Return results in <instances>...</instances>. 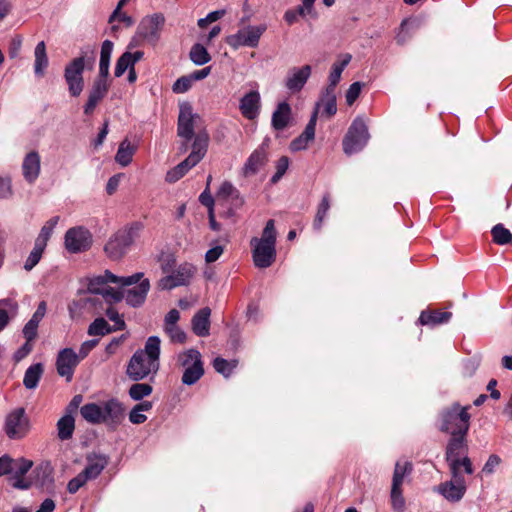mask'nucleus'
Masks as SVG:
<instances>
[{
  "label": "nucleus",
  "instance_id": "33",
  "mask_svg": "<svg viewBox=\"0 0 512 512\" xmlns=\"http://www.w3.org/2000/svg\"><path fill=\"white\" fill-rule=\"evenodd\" d=\"M44 372V367L41 363H36L27 368L24 374L23 384L27 389H35L39 380Z\"/></svg>",
  "mask_w": 512,
  "mask_h": 512
},
{
  "label": "nucleus",
  "instance_id": "20",
  "mask_svg": "<svg viewBox=\"0 0 512 512\" xmlns=\"http://www.w3.org/2000/svg\"><path fill=\"white\" fill-rule=\"evenodd\" d=\"M261 96L256 90L246 93L239 103V110L242 116L248 120L256 119L260 114Z\"/></svg>",
  "mask_w": 512,
  "mask_h": 512
},
{
  "label": "nucleus",
  "instance_id": "24",
  "mask_svg": "<svg viewBox=\"0 0 512 512\" xmlns=\"http://www.w3.org/2000/svg\"><path fill=\"white\" fill-rule=\"evenodd\" d=\"M211 310L208 307L200 309L192 318V329L197 336L209 335Z\"/></svg>",
  "mask_w": 512,
  "mask_h": 512
},
{
  "label": "nucleus",
  "instance_id": "2",
  "mask_svg": "<svg viewBox=\"0 0 512 512\" xmlns=\"http://www.w3.org/2000/svg\"><path fill=\"white\" fill-rule=\"evenodd\" d=\"M96 60V49L87 45L81 48L80 55L72 59L64 69V79L71 96L78 97L84 89L83 72L93 69Z\"/></svg>",
  "mask_w": 512,
  "mask_h": 512
},
{
  "label": "nucleus",
  "instance_id": "31",
  "mask_svg": "<svg viewBox=\"0 0 512 512\" xmlns=\"http://www.w3.org/2000/svg\"><path fill=\"white\" fill-rule=\"evenodd\" d=\"M452 317L450 312L441 311H423L419 317L422 325H439L447 323Z\"/></svg>",
  "mask_w": 512,
  "mask_h": 512
},
{
  "label": "nucleus",
  "instance_id": "52",
  "mask_svg": "<svg viewBox=\"0 0 512 512\" xmlns=\"http://www.w3.org/2000/svg\"><path fill=\"white\" fill-rule=\"evenodd\" d=\"M33 462L24 458L14 460L13 471L15 476L23 477L32 467Z\"/></svg>",
  "mask_w": 512,
  "mask_h": 512
},
{
  "label": "nucleus",
  "instance_id": "7",
  "mask_svg": "<svg viewBox=\"0 0 512 512\" xmlns=\"http://www.w3.org/2000/svg\"><path fill=\"white\" fill-rule=\"evenodd\" d=\"M466 435L462 433L451 435L446 447V460L450 470L455 471V469L463 467L467 474H472L471 460L466 455L460 458L461 455L466 454L468 451Z\"/></svg>",
  "mask_w": 512,
  "mask_h": 512
},
{
  "label": "nucleus",
  "instance_id": "23",
  "mask_svg": "<svg viewBox=\"0 0 512 512\" xmlns=\"http://www.w3.org/2000/svg\"><path fill=\"white\" fill-rule=\"evenodd\" d=\"M22 173L28 183H34L40 174V156L36 151L29 152L22 163Z\"/></svg>",
  "mask_w": 512,
  "mask_h": 512
},
{
  "label": "nucleus",
  "instance_id": "51",
  "mask_svg": "<svg viewBox=\"0 0 512 512\" xmlns=\"http://www.w3.org/2000/svg\"><path fill=\"white\" fill-rule=\"evenodd\" d=\"M164 330L168 334V336L172 342H176V343H184L185 342L186 334L178 325L164 327Z\"/></svg>",
  "mask_w": 512,
  "mask_h": 512
},
{
  "label": "nucleus",
  "instance_id": "27",
  "mask_svg": "<svg viewBox=\"0 0 512 512\" xmlns=\"http://www.w3.org/2000/svg\"><path fill=\"white\" fill-rule=\"evenodd\" d=\"M352 56L350 54H343L340 58L332 65L331 72L329 74V85L326 87V91H335L336 85L341 79V74L346 66L351 61Z\"/></svg>",
  "mask_w": 512,
  "mask_h": 512
},
{
  "label": "nucleus",
  "instance_id": "26",
  "mask_svg": "<svg viewBox=\"0 0 512 512\" xmlns=\"http://www.w3.org/2000/svg\"><path fill=\"white\" fill-rule=\"evenodd\" d=\"M149 289V280L143 279L137 287L126 291V294L124 295L126 302L133 307L140 306L145 301Z\"/></svg>",
  "mask_w": 512,
  "mask_h": 512
},
{
  "label": "nucleus",
  "instance_id": "38",
  "mask_svg": "<svg viewBox=\"0 0 512 512\" xmlns=\"http://www.w3.org/2000/svg\"><path fill=\"white\" fill-rule=\"evenodd\" d=\"M412 472V464L408 461H397L394 468L392 486L401 487L404 477Z\"/></svg>",
  "mask_w": 512,
  "mask_h": 512
},
{
  "label": "nucleus",
  "instance_id": "55",
  "mask_svg": "<svg viewBox=\"0 0 512 512\" xmlns=\"http://www.w3.org/2000/svg\"><path fill=\"white\" fill-rule=\"evenodd\" d=\"M218 198L238 197L237 189L230 182H223L217 193Z\"/></svg>",
  "mask_w": 512,
  "mask_h": 512
},
{
  "label": "nucleus",
  "instance_id": "32",
  "mask_svg": "<svg viewBox=\"0 0 512 512\" xmlns=\"http://www.w3.org/2000/svg\"><path fill=\"white\" fill-rule=\"evenodd\" d=\"M74 429L75 420L71 414H66L57 421V435L62 441L71 439Z\"/></svg>",
  "mask_w": 512,
  "mask_h": 512
},
{
  "label": "nucleus",
  "instance_id": "4",
  "mask_svg": "<svg viewBox=\"0 0 512 512\" xmlns=\"http://www.w3.org/2000/svg\"><path fill=\"white\" fill-rule=\"evenodd\" d=\"M141 229L142 224L135 222L132 225L117 231L104 247L108 257L113 260L122 258L134 243L135 239L139 236Z\"/></svg>",
  "mask_w": 512,
  "mask_h": 512
},
{
  "label": "nucleus",
  "instance_id": "45",
  "mask_svg": "<svg viewBox=\"0 0 512 512\" xmlns=\"http://www.w3.org/2000/svg\"><path fill=\"white\" fill-rule=\"evenodd\" d=\"M236 366H237L236 360L227 361L226 359L221 358V357L215 358V360L213 362L214 369L218 373L222 374L224 377H229L231 375V373L233 372V370L236 368Z\"/></svg>",
  "mask_w": 512,
  "mask_h": 512
},
{
  "label": "nucleus",
  "instance_id": "50",
  "mask_svg": "<svg viewBox=\"0 0 512 512\" xmlns=\"http://www.w3.org/2000/svg\"><path fill=\"white\" fill-rule=\"evenodd\" d=\"M391 503L392 507L397 511H403L405 507V500L402 496L401 487H391Z\"/></svg>",
  "mask_w": 512,
  "mask_h": 512
},
{
  "label": "nucleus",
  "instance_id": "41",
  "mask_svg": "<svg viewBox=\"0 0 512 512\" xmlns=\"http://www.w3.org/2000/svg\"><path fill=\"white\" fill-rule=\"evenodd\" d=\"M153 387L148 383H135L129 388L128 394L134 401H140L151 395Z\"/></svg>",
  "mask_w": 512,
  "mask_h": 512
},
{
  "label": "nucleus",
  "instance_id": "57",
  "mask_svg": "<svg viewBox=\"0 0 512 512\" xmlns=\"http://www.w3.org/2000/svg\"><path fill=\"white\" fill-rule=\"evenodd\" d=\"M362 85L361 82H354L350 85L346 92V102L348 105H352L356 101L361 92Z\"/></svg>",
  "mask_w": 512,
  "mask_h": 512
},
{
  "label": "nucleus",
  "instance_id": "30",
  "mask_svg": "<svg viewBox=\"0 0 512 512\" xmlns=\"http://www.w3.org/2000/svg\"><path fill=\"white\" fill-rule=\"evenodd\" d=\"M135 152L136 146L132 145L131 142L126 138L119 145L115 155V161L122 167H126L131 163Z\"/></svg>",
  "mask_w": 512,
  "mask_h": 512
},
{
  "label": "nucleus",
  "instance_id": "22",
  "mask_svg": "<svg viewBox=\"0 0 512 512\" xmlns=\"http://www.w3.org/2000/svg\"><path fill=\"white\" fill-rule=\"evenodd\" d=\"M292 123V109L286 101L277 104L271 117V126L276 131H283Z\"/></svg>",
  "mask_w": 512,
  "mask_h": 512
},
{
  "label": "nucleus",
  "instance_id": "1",
  "mask_svg": "<svg viewBox=\"0 0 512 512\" xmlns=\"http://www.w3.org/2000/svg\"><path fill=\"white\" fill-rule=\"evenodd\" d=\"M160 339L157 336H150L143 349L137 350L126 367L127 377L135 382L143 379H152L160 367Z\"/></svg>",
  "mask_w": 512,
  "mask_h": 512
},
{
  "label": "nucleus",
  "instance_id": "25",
  "mask_svg": "<svg viewBox=\"0 0 512 512\" xmlns=\"http://www.w3.org/2000/svg\"><path fill=\"white\" fill-rule=\"evenodd\" d=\"M267 161V154L264 148L256 149L247 159L244 167L243 174L245 176H251L256 174L261 167L265 165Z\"/></svg>",
  "mask_w": 512,
  "mask_h": 512
},
{
  "label": "nucleus",
  "instance_id": "53",
  "mask_svg": "<svg viewBox=\"0 0 512 512\" xmlns=\"http://www.w3.org/2000/svg\"><path fill=\"white\" fill-rule=\"evenodd\" d=\"M39 322L31 318L23 328V335L28 342H32L37 337Z\"/></svg>",
  "mask_w": 512,
  "mask_h": 512
},
{
  "label": "nucleus",
  "instance_id": "42",
  "mask_svg": "<svg viewBox=\"0 0 512 512\" xmlns=\"http://www.w3.org/2000/svg\"><path fill=\"white\" fill-rule=\"evenodd\" d=\"M491 234L493 241L498 245H506L512 243V233L502 224H496L492 228Z\"/></svg>",
  "mask_w": 512,
  "mask_h": 512
},
{
  "label": "nucleus",
  "instance_id": "40",
  "mask_svg": "<svg viewBox=\"0 0 512 512\" xmlns=\"http://www.w3.org/2000/svg\"><path fill=\"white\" fill-rule=\"evenodd\" d=\"M58 221H59V216H54L51 219H49L42 227L38 237L35 240V243L46 248L47 242H48L49 238L51 237L53 230L56 227Z\"/></svg>",
  "mask_w": 512,
  "mask_h": 512
},
{
  "label": "nucleus",
  "instance_id": "64",
  "mask_svg": "<svg viewBox=\"0 0 512 512\" xmlns=\"http://www.w3.org/2000/svg\"><path fill=\"white\" fill-rule=\"evenodd\" d=\"M14 459L8 455L0 457V476L13 472Z\"/></svg>",
  "mask_w": 512,
  "mask_h": 512
},
{
  "label": "nucleus",
  "instance_id": "44",
  "mask_svg": "<svg viewBox=\"0 0 512 512\" xmlns=\"http://www.w3.org/2000/svg\"><path fill=\"white\" fill-rule=\"evenodd\" d=\"M190 59L196 65H204L211 59L206 48L201 44H195L190 50Z\"/></svg>",
  "mask_w": 512,
  "mask_h": 512
},
{
  "label": "nucleus",
  "instance_id": "21",
  "mask_svg": "<svg viewBox=\"0 0 512 512\" xmlns=\"http://www.w3.org/2000/svg\"><path fill=\"white\" fill-rule=\"evenodd\" d=\"M311 75V66L304 65L301 68H292L286 78L285 86L292 92H299Z\"/></svg>",
  "mask_w": 512,
  "mask_h": 512
},
{
  "label": "nucleus",
  "instance_id": "61",
  "mask_svg": "<svg viewBox=\"0 0 512 512\" xmlns=\"http://www.w3.org/2000/svg\"><path fill=\"white\" fill-rule=\"evenodd\" d=\"M13 194L11 179L0 176V199H7Z\"/></svg>",
  "mask_w": 512,
  "mask_h": 512
},
{
  "label": "nucleus",
  "instance_id": "43",
  "mask_svg": "<svg viewBox=\"0 0 512 512\" xmlns=\"http://www.w3.org/2000/svg\"><path fill=\"white\" fill-rule=\"evenodd\" d=\"M115 331L108 324V322L104 318L95 319L88 328V334L91 336H104L111 332Z\"/></svg>",
  "mask_w": 512,
  "mask_h": 512
},
{
  "label": "nucleus",
  "instance_id": "19",
  "mask_svg": "<svg viewBox=\"0 0 512 512\" xmlns=\"http://www.w3.org/2000/svg\"><path fill=\"white\" fill-rule=\"evenodd\" d=\"M107 77L99 74L95 79L89 91L87 103L84 106V113L86 115L92 114L98 103L106 96L109 88Z\"/></svg>",
  "mask_w": 512,
  "mask_h": 512
},
{
  "label": "nucleus",
  "instance_id": "34",
  "mask_svg": "<svg viewBox=\"0 0 512 512\" xmlns=\"http://www.w3.org/2000/svg\"><path fill=\"white\" fill-rule=\"evenodd\" d=\"M113 48H114V44L110 40H105L102 43L101 51H100V60H99V74L101 76L109 75L110 59H111Z\"/></svg>",
  "mask_w": 512,
  "mask_h": 512
},
{
  "label": "nucleus",
  "instance_id": "11",
  "mask_svg": "<svg viewBox=\"0 0 512 512\" xmlns=\"http://www.w3.org/2000/svg\"><path fill=\"white\" fill-rule=\"evenodd\" d=\"M4 430L10 439H21L28 434L30 422L24 408H17L6 416Z\"/></svg>",
  "mask_w": 512,
  "mask_h": 512
},
{
  "label": "nucleus",
  "instance_id": "48",
  "mask_svg": "<svg viewBox=\"0 0 512 512\" xmlns=\"http://www.w3.org/2000/svg\"><path fill=\"white\" fill-rule=\"evenodd\" d=\"M44 250H45V247L34 243V247H33L32 251L30 252L29 256L27 257L25 264H24V269L26 271L32 270L39 263Z\"/></svg>",
  "mask_w": 512,
  "mask_h": 512
},
{
  "label": "nucleus",
  "instance_id": "5",
  "mask_svg": "<svg viewBox=\"0 0 512 512\" xmlns=\"http://www.w3.org/2000/svg\"><path fill=\"white\" fill-rule=\"evenodd\" d=\"M469 406L462 407L459 403H453L443 410L441 414L442 423L440 430L451 435L462 433L467 434L470 427Z\"/></svg>",
  "mask_w": 512,
  "mask_h": 512
},
{
  "label": "nucleus",
  "instance_id": "62",
  "mask_svg": "<svg viewBox=\"0 0 512 512\" xmlns=\"http://www.w3.org/2000/svg\"><path fill=\"white\" fill-rule=\"evenodd\" d=\"M311 141L312 140L310 139H306L305 135L301 134L300 136L291 141L290 150L293 152L305 150Z\"/></svg>",
  "mask_w": 512,
  "mask_h": 512
},
{
  "label": "nucleus",
  "instance_id": "29",
  "mask_svg": "<svg viewBox=\"0 0 512 512\" xmlns=\"http://www.w3.org/2000/svg\"><path fill=\"white\" fill-rule=\"evenodd\" d=\"M107 464V457L103 455H95L94 457H90L88 459V464L81 473L85 475L88 480L95 479L100 475Z\"/></svg>",
  "mask_w": 512,
  "mask_h": 512
},
{
  "label": "nucleus",
  "instance_id": "56",
  "mask_svg": "<svg viewBox=\"0 0 512 512\" xmlns=\"http://www.w3.org/2000/svg\"><path fill=\"white\" fill-rule=\"evenodd\" d=\"M99 294L102 295L108 302H119L124 298V293L122 291L115 290L114 288L108 286L105 287L103 292H100Z\"/></svg>",
  "mask_w": 512,
  "mask_h": 512
},
{
  "label": "nucleus",
  "instance_id": "16",
  "mask_svg": "<svg viewBox=\"0 0 512 512\" xmlns=\"http://www.w3.org/2000/svg\"><path fill=\"white\" fill-rule=\"evenodd\" d=\"M101 412V423L111 429H116L125 417V408L117 399H110L101 403Z\"/></svg>",
  "mask_w": 512,
  "mask_h": 512
},
{
  "label": "nucleus",
  "instance_id": "10",
  "mask_svg": "<svg viewBox=\"0 0 512 512\" xmlns=\"http://www.w3.org/2000/svg\"><path fill=\"white\" fill-rule=\"evenodd\" d=\"M143 273L138 272L127 277H118L106 270L104 274L92 277L88 283V290L91 293L99 294L103 292V289L107 287L108 283L119 284L122 287L131 286L141 281Z\"/></svg>",
  "mask_w": 512,
  "mask_h": 512
},
{
  "label": "nucleus",
  "instance_id": "36",
  "mask_svg": "<svg viewBox=\"0 0 512 512\" xmlns=\"http://www.w3.org/2000/svg\"><path fill=\"white\" fill-rule=\"evenodd\" d=\"M81 416L89 423H101V404L89 403L80 408Z\"/></svg>",
  "mask_w": 512,
  "mask_h": 512
},
{
  "label": "nucleus",
  "instance_id": "59",
  "mask_svg": "<svg viewBox=\"0 0 512 512\" xmlns=\"http://www.w3.org/2000/svg\"><path fill=\"white\" fill-rule=\"evenodd\" d=\"M317 116L318 111L317 109L314 110L308 124L306 125L304 131L302 132L303 135H305L306 139L314 140L315 138V127L317 122Z\"/></svg>",
  "mask_w": 512,
  "mask_h": 512
},
{
  "label": "nucleus",
  "instance_id": "6",
  "mask_svg": "<svg viewBox=\"0 0 512 512\" xmlns=\"http://www.w3.org/2000/svg\"><path fill=\"white\" fill-rule=\"evenodd\" d=\"M177 367L183 370L181 381L184 385L195 384L204 374L202 356L196 349H188L176 357Z\"/></svg>",
  "mask_w": 512,
  "mask_h": 512
},
{
  "label": "nucleus",
  "instance_id": "37",
  "mask_svg": "<svg viewBox=\"0 0 512 512\" xmlns=\"http://www.w3.org/2000/svg\"><path fill=\"white\" fill-rule=\"evenodd\" d=\"M196 166L190 159L186 158L166 174V181L174 183L182 178L191 168Z\"/></svg>",
  "mask_w": 512,
  "mask_h": 512
},
{
  "label": "nucleus",
  "instance_id": "63",
  "mask_svg": "<svg viewBox=\"0 0 512 512\" xmlns=\"http://www.w3.org/2000/svg\"><path fill=\"white\" fill-rule=\"evenodd\" d=\"M106 315L111 321L115 323V326L112 329H115L116 331L125 328V322L116 310H114L113 308H108L106 310Z\"/></svg>",
  "mask_w": 512,
  "mask_h": 512
},
{
  "label": "nucleus",
  "instance_id": "47",
  "mask_svg": "<svg viewBox=\"0 0 512 512\" xmlns=\"http://www.w3.org/2000/svg\"><path fill=\"white\" fill-rule=\"evenodd\" d=\"M131 67H134L132 64V53L125 52L118 58L114 74L116 77H121Z\"/></svg>",
  "mask_w": 512,
  "mask_h": 512
},
{
  "label": "nucleus",
  "instance_id": "9",
  "mask_svg": "<svg viewBox=\"0 0 512 512\" xmlns=\"http://www.w3.org/2000/svg\"><path fill=\"white\" fill-rule=\"evenodd\" d=\"M267 26L265 24L257 26H246L239 29L235 34L229 35L226 38V43L233 49L239 47H257L262 34L266 31Z\"/></svg>",
  "mask_w": 512,
  "mask_h": 512
},
{
  "label": "nucleus",
  "instance_id": "49",
  "mask_svg": "<svg viewBox=\"0 0 512 512\" xmlns=\"http://www.w3.org/2000/svg\"><path fill=\"white\" fill-rule=\"evenodd\" d=\"M289 167V159L286 156H282L276 162V172L271 178V183L276 184L286 173Z\"/></svg>",
  "mask_w": 512,
  "mask_h": 512
},
{
  "label": "nucleus",
  "instance_id": "12",
  "mask_svg": "<svg viewBox=\"0 0 512 512\" xmlns=\"http://www.w3.org/2000/svg\"><path fill=\"white\" fill-rule=\"evenodd\" d=\"M196 272V268L190 263L180 264L172 273L162 277L158 287L162 290H171L178 286L188 285Z\"/></svg>",
  "mask_w": 512,
  "mask_h": 512
},
{
  "label": "nucleus",
  "instance_id": "46",
  "mask_svg": "<svg viewBox=\"0 0 512 512\" xmlns=\"http://www.w3.org/2000/svg\"><path fill=\"white\" fill-rule=\"evenodd\" d=\"M329 208H330L329 196L325 195V196H323V198L318 206L317 213H316V216L314 219L313 226L315 229L319 230L321 228L322 223L329 211Z\"/></svg>",
  "mask_w": 512,
  "mask_h": 512
},
{
  "label": "nucleus",
  "instance_id": "60",
  "mask_svg": "<svg viewBox=\"0 0 512 512\" xmlns=\"http://www.w3.org/2000/svg\"><path fill=\"white\" fill-rule=\"evenodd\" d=\"M500 463L501 458L496 454H492L489 456L488 460L484 464L482 472L487 475L492 474L494 473L495 469L499 466Z\"/></svg>",
  "mask_w": 512,
  "mask_h": 512
},
{
  "label": "nucleus",
  "instance_id": "39",
  "mask_svg": "<svg viewBox=\"0 0 512 512\" xmlns=\"http://www.w3.org/2000/svg\"><path fill=\"white\" fill-rule=\"evenodd\" d=\"M320 105L324 107L323 113H325L328 117L333 116L337 111L335 91L325 90L322 94L321 102L317 104V110Z\"/></svg>",
  "mask_w": 512,
  "mask_h": 512
},
{
  "label": "nucleus",
  "instance_id": "18",
  "mask_svg": "<svg viewBox=\"0 0 512 512\" xmlns=\"http://www.w3.org/2000/svg\"><path fill=\"white\" fill-rule=\"evenodd\" d=\"M196 118H198V116L193 114L190 104L185 103L180 106L177 134L187 142L194 136V120Z\"/></svg>",
  "mask_w": 512,
  "mask_h": 512
},
{
  "label": "nucleus",
  "instance_id": "58",
  "mask_svg": "<svg viewBox=\"0 0 512 512\" xmlns=\"http://www.w3.org/2000/svg\"><path fill=\"white\" fill-rule=\"evenodd\" d=\"M88 481L87 477L82 473H79L76 477L71 479L68 482L67 490L69 493H76L86 482Z\"/></svg>",
  "mask_w": 512,
  "mask_h": 512
},
{
  "label": "nucleus",
  "instance_id": "54",
  "mask_svg": "<svg viewBox=\"0 0 512 512\" xmlns=\"http://www.w3.org/2000/svg\"><path fill=\"white\" fill-rule=\"evenodd\" d=\"M192 78L189 76H182L175 81L173 84V92L175 93H185L192 86Z\"/></svg>",
  "mask_w": 512,
  "mask_h": 512
},
{
  "label": "nucleus",
  "instance_id": "3",
  "mask_svg": "<svg viewBox=\"0 0 512 512\" xmlns=\"http://www.w3.org/2000/svg\"><path fill=\"white\" fill-rule=\"evenodd\" d=\"M253 261L258 268L270 267L276 259V230L274 220H269L263 229L261 238L254 237L250 241Z\"/></svg>",
  "mask_w": 512,
  "mask_h": 512
},
{
  "label": "nucleus",
  "instance_id": "17",
  "mask_svg": "<svg viewBox=\"0 0 512 512\" xmlns=\"http://www.w3.org/2000/svg\"><path fill=\"white\" fill-rule=\"evenodd\" d=\"M80 361V357L73 349L64 348L60 350L56 359L57 373L61 377H65L68 382L71 381L74 370Z\"/></svg>",
  "mask_w": 512,
  "mask_h": 512
},
{
  "label": "nucleus",
  "instance_id": "8",
  "mask_svg": "<svg viewBox=\"0 0 512 512\" xmlns=\"http://www.w3.org/2000/svg\"><path fill=\"white\" fill-rule=\"evenodd\" d=\"M369 133L362 119H355L343 139V150L347 155L359 152L367 144Z\"/></svg>",
  "mask_w": 512,
  "mask_h": 512
},
{
  "label": "nucleus",
  "instance_id": "14",
  "mask_svg": "<svg viewBox=\"0 0 512 512\" xmlns=\"http://www.w3.org/2000/svg\"><path fill=\"white\" fill-rule=\"evenodd\" d=\"M165 18L162 14H153L144 17L137 29L138 35L151 44H156L164 26Z\"/></svg>",
  "mask_w": 512,
  "mask_h": 512
},
{
  "label": "nucleus",
  "instance_id": "28",
  "mask_svg": "<svg viewBox=\"0 0 512 512\" xmlns=\"http://www.w3.org/2000/svg\"><path fill=\"white\" fill-rule=\"evenodd\" d=\"M209 136L207 133L202 132L195 136L192 145V152L187 157L194 164H198L205 156L208 148Z\"/></svg>",
  "mask_w": 512,
  "mask_h": 512
},
{
  "label": "nucleus",
  "instance_id": "15",
  "mask_svg": "<svg viewBox=\"0 0 512 512\" xmlns=\"http://www.w3.org/2000/svg\"><path fill=\"white\" fill-rule=\"evenodd\" d=\"M91 244L92 235L83 227L70 228L65 234V247L71 253L86 251Z\"/></svg>",
  "mask_w": 512,
  "mask_h": 512
},
{
  "label": "nucleus",
  "instance_id": "35",
  "mask_svg": "<svg viewBox=\"0 0 512 512\" xmlns=\"http://www.w3.org/2000/svg\"><path fill=\"white\" fill-rule=\"evenodd\" d=\"M35 63L34 71L37 76H43L44 70L48 66V57L46 53V45L44 41L39 42L34 51Z\"/></svg>",
  "mask_w": 512,
  "mask_h": 512
},
{
  "label": "nucleus",
  "instance_id": "13",
  "mask_svg": "<svg viewBox=\"0 0 512 512\" xmlns=\"http://www.w3.org/2000/svg\"><path fill=\"white\" fill-rule=\"evenodd\" d=\"M452 479L437 486L436 490L450 502L460 501L466 492V483L460 469L450 470Z\"/></svg>",
  "mask_w": 512,
  "mask_h": 512
}]
</instances>
